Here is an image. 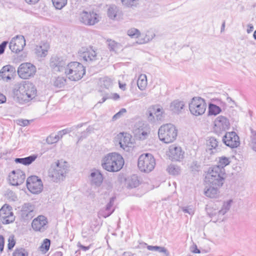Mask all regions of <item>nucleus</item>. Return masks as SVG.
Segmentation results:
<instances>
[{"instance_id": "nucleus-1", "label": "nucleus", "mask_w": 256, "mask_h": 256, "mask_svg": "<svg viewBox=\"0 0 256 256\" xmlns=\"http://www.w3.org/2000/svg\"><path fill=\"white\" fill-rule=\"evenodd\" d=\"M124 160L122 157L116 152H112L106 156L102 160V166L108 172L119 171L123 166Z\"/></svg>"}, {"instance_id": "nucleus-2", "label": "nucleus", "mask_w": 256, "mask_h": 256, "mask_svg": "<svg viewBox=\"0 0 256 256\" xmlns=\"http://www.w3.org/2000/svg\"><path fill=\"white\" fill-rule=\"evenodd\" d=\"M226 172H222L218 166L210 168L205 176L206 184L222 186L224 184Z\"/></svg>"}, {"instance_id": "nucleus-3", "label": "nucleus", "mask_w": 256, "mask_h": 256, "mask_svg": "<svg viewBox=\"0 0 256 256\" xmlns=\"http://www.w3.org/2000/svg\"><path fill=\"white\" fill-rule=\"evenodd\" d=\"M158 136L160 141L166 144L171 143L176 140L178 130L171 124H163L158 129Z\"/></svg>"}, {"instance_id": "nucleus-4", "label": "nucleus", "mask_w": 256, "mask_h": 256, "mask_svg": "<svg viewBox=\"0 0 256 256\" xmlns=\"http://www.w3.org/2000/svg\"><path fill=\"white\" fill-rule=\"evenodd\" d=\"M86 74V69L83 65L77 62H69L68 64L65 74L71 80L78 81L80 80Z\"/></svg>"}, {"instance_id": "nucleus-5", "label": "nucleus", "mask_w": 256, "mask_h": 256, "mask_svg": "<svg viewBox=\"0 0 256 256\" xmlns=\"http://www.w3.org/2000/svg\"><path fill=\"white\" fill-rule=\"evenodd\" d=\"M68 172V166L66 162L58 161L55 166L49 171V176L54 182L64 180Z\"/></svg>"}, {"instance_id": "nucleus-6", "label": "nucleus", "mask_w": 256, "mask_h": 256, "mask_svg": "<svg viewBox=\"0 0 256 256\" xmlns=\"http://www.w3.org/2000/svg\"><path fill=\"white\" fill-rule=\"evenodd\" d=\"M155 165V159L150 154H142L138 158V166L141 172H150L154 170Z\"/></svg>"}, {"instance_id": "nucleus-7", "label": "nucleus", "mask_w": 256, "mask_h": 256, "mask_svg": "<svg viewBox=\"0 0 256 256\" xmlns=\"http://www.w3.org/2000/svg\"><path fill=\"white\" fill-rule=\"evenodd\" d=\"M206 104L204 99L200 97L193 98L189 104L190 113L195 116L202 115L206 112Z\"/></svg>"}, {"instance_id": "nucleus-8", "label": "nucleus", "mask_w": 256, "mask_h": 256, "mask_svg": "<svg viewBox=\"0 0 256 256\" xmlns=\"http://www.w3.org/2000/svg\"><path fill=\"white\" fill-rule=\"evenodd\" d=\"M36 71V66L30 62L20 64L18 69V76L23 79H28L32 77Z\"/></svg>"}, {"instance_id": "nucleus-9", "label": "nucleus", "mask_w": 256, "mask_h": 256, "mask_svg": "<svg viewBox=\"0 0 256 256\" xmlns=\"http://www.w3.org/2000/svg\"><path fill=\"white\" fill-rule=\"evenodd\" d=\"M68 64L63 58L55 56L51 58L50 66L54 72H65Z\"/></svg>"}, {"instance_id": "nucleus-10", "label": "nucleus", "mask_w": 256, "mask_h": 256, "mask_svg": "<svg viewBox=\"0 0 256 256\" xmlns=\"http://www.w3.org/2000/svg\"><path fill=\"white\" fill-rule=\"evenodd\" d=\"M28 189L32 194H38L42 190L43 184L42 180L37 176H29L26 180Z\"/></svg>"}, {"instance_id": "nucleus-11", "label": "nucleus", "mask_w": 256, "mask_h": 256, "mask_svg": "<svg viewBox=\"0 0 256 256\" xmlns=\"http://www.w3.org/2000/svg\"><path fill=\"white\" fill-rule=\"evenodd\" d=\"M229 126V121L226 117L218 116L214 121V132L218 135H220L222 132L228 129Z\"/></svg>"}, {"instance_id": "nucleus-12", "label": "nucleus", "mask_w": 256, "mask_h": 256, "mask_svg": "<svg viewBox=\"0 0 256 256\" xmlns=\"http://www.w3.org/2000/svg\"><path fill=\"white\" fill-rule=\"evenodd\" d=\"M12 206L5 204L0 210V218L4 224H9L15 220V216L12 212Z\"/></svg>"}, {"instance_id": "nucleus-13", "label": "nucleus", "mask_w": 256, "mask_h": 256, "mask_svg": "<svg viewBox=\"0 0 256 256\" xmlns=\"http://www.w3.org/2000/svg\"><path fill=\"white\" fill-rule=\"evenodd\" d=\"M98 15L96 13L92 12H88L84 10L80 14V22L87 26H92L97 23L99 20Z\"/></svg>"}, {"instance_id": "nucleus-14", "label": "nucleus", "mask_w": 256, "mask_h": 256, "mask_svg": "<svg viewBox=\"0 0 256 256\" xmlns=\"http://www.w3.org/2000/svg\"><path fill=\"white\" fill-rule=\"evenodd\" d=\"M148 118L150 120H154V115L158 120H162L164 118V112L160 105L155 104L151 106L148 108Z\"/></svg>"}, {"instance_id": "nucleus-15", "label": "nucleus", "mask_w": 256, "mask_h": 256, "mask_svg": "<svg viewBox=\"0 0 256 256\" xmlns=\"http://www.w3.org/2000/svg\"><path fill=\"white\" fill-rule=\"evenodd\" d=\"M222 142L231 148H237L240 144L239 137L234 132H226L223 137Z\"/></svg>"}, {"instance_id": "nucleus-16", "label": "nucleus", "mask_w": 256, "mask_h": 256, "mask_svg": "<svg viewBox=\"0 0 256 256\" xmlns=\"http://www.w3.org/2000/svg\"><path fill=\"white\" fill-rule=\"evenodd\" d=\"M26 45V40L24 36H16L14 38L9 44L10 50L15 53L22 51Z\"/></svg>"}, {"instance_id": "nucleus-17", "label": "nucleus", "mask_w": 256, "mask_h": 256, "mask_svg": "<svg viewBox=\"0 0 256 256\" xmlns=\"http://www.w3.org/2000/svg\"><path fill=\"white\" fill-rule=\"evenodd\" d=\"M9 181L12 186H19L22 184L26 178L24 172L20 170H12L9 175Z\"/></svg>"}, {"instance_id": "nucleus-18", "label": "nucleus", "mask_w": 256, "mask_h": 256, "mask_svg": "<svg viewBox=\"0 0 256 256\" xmlns=\"http://www.w3.org/2000/svg\"><path fill=\"white\" fill-rule=\"evenodd\" d=\"M78 53L84 60L88 63L95 61L97 59L96 53L92 47L82 48Z\"/></svg>"}, {"instance_id": "nucleus-19", "label": "nucleus", "mask_w": 256, "mask_h": 256, "mask_svg": "<svg viewBox=\"0 0 256 256\" xmlns=\"http://www.w3.org/2000/svg\"><path fill=\"white\" fill-rule=\"evenodd\" d=\"M168 155L172 160L180 161L184 157V152L181 147L172 144L169 147Z\"/></svg>"}, {"instance_id": "nucleus-20", "label": "nucleus", "mask_w": 256, "mask_h": 256, "mask_svg": "<svg viewBox=\"0 0 256 256\" xmlns=\"http://www.w3.org/2000/svg\"><path fill=\"white\" fill-rule=\"evenodd\" d=\"M20 215L24 220H31L34 216V206L30 203L24 204L22 206Z\"/></svg>"}, {"instance_id": "nucleus-21", "label": "nucleus", "mask_w": 256, "mask_h": 256, "mask_svg": "<svg viewBox=\"0 0 256 256\" xmlns=\"http://www.w3.org/2000/svg\"><path fill=\"white\" fill-rule=\"evenodd\" d=\"M222 143L214 137H210L206 140V152L210 154L217 152L221 150Z\"/></svg>"}, {"instance_id": "nucleus-22", "label": "nucleus", "mask_w": 256, "mask_h": 256, "mask_svg": "<svg viewBox=\"0 0 256 256\" xmlns=\"http://www.w3.org/2000/svg\"><path fill=\"white\" fill-rule=\"evenodd\" d=\"M116 142H118L120 147L123 150L128 151L130 144H131L130 138L128 134L126 133H120L116 138Z\"/></svg>"}, {"instance_id": "nucleus-23", "label": "nucleus", "mask_w": 256, "mask_h": 256, "mask_svg": "<svg viewBox=\"0 0 256 256\" xmlns=\"http://www.w3.org/2000/svg\"><path fill=\"white\" fill-rule=\"evenodd\" d=\"M24 88V84H20L18 86V88H16L14 92V96L17 101L21 104H26L30 102L31 100L30 98H27V94H26V91L22 92V90Z\"/></svg>"}, {"instance_id": "nucleus-24", "label": "nucleus", "mask_w": 256, "mask_h": 256, "mask_svg": "<svg viewBox=\"0 0 256 256\" xmlns=\"http://www.w3.org/2000/svg\"><path fill=\"white\" fill-rule=\"evenodd\" d=\"M47 222L46 218L44 216H40L33 220L32 226L36 231L43 232L46 229L45 226Z\"/></svg>"}, {"instance_id": "nucleus-25", "label": "nucleus", "mask_w": 256, "mask_h": 256, "mask_svg": "<svg viewBox=\"0 0 256 256\" xmlns=\"http://www.w3.org/2000/svg\"><path fill=\"white\" fill-rule=\"evenodd\" d=\"M204 190V194L210 198H216L220 196V188L221 186H212L211 184H207Z\"/></svg>"}, {"instance_id": "nucleus-26", "label": "nucleus", "mask_w": 256, "mask_h": 256, "mask_svg": "<svg viewBox=\"0 0 256 256\" xmlns=\"http://www.w3.org/2000/svg\"><path fill=\"white\" fill-rule=\"evenodd\" d=\"M16 72V68L10 65L4 66L0 70V76L3 80H10Z\"/></svg>"}, {"instance_id": "nucleus-27", "label": "nucleus", "mask_w": 256, "mask_h": 256, "mask_svg": "<svg viewBox=\"0 0 256 256\" xmlns=\"http://www.w3.org/2000/svg\"><path fill=\"white\" fill-rule=\"evenodd\" d=\"M24 88L22 90V92L26 91V94H27V98L32 100L36 96L37 90L34 86L32 83H26L24 84Z\"/></svg>"}, {"instance_id": "nucleus-28", "label": "nucleus", "mask_w": 256, "mask_h": 256, "mask_svg": "<svg viewBox=\"0 0 256 256\" xmlns=\"http://www.w3.org/2000/svg\"><path fill=\"white\" fill-rule=\"evenodd\" d=\"M108 17L112 20H117L122 15V12L115 5H110L107 12Z\"/></svg>"}, {"instance_id": "nucleus-29", "label": "nucleus", "mask_w": 256, "mask_h": 256, "mask_svg": "<svg viewBox=\"0 0 256 256\" xmlns=\"http://www.w3.org/2000/svg\"><path fill=\"white\" fill-rule=\"evenodd\" d=\"M49 45L47 43H44L38 46H36L34 48V52L37 56L44 57L46 56Z\"/></svg>"}, {"instance_id": "nucleus-30", "label": "nucleus", "mask_w": 256, "mask_h": 256, "mask_svg": "<svg viewBox=\"0 0 256 256\" xmlns=\"http://www.w3.org/2000/svg\"><path fill=\"white\" fill-rule=\"evenodd\" d=\"M37 158V154H32L24 158H16L14 160V162L17 164H21L24 166H28L32 164Z\"/></svg>"}, {"instance_id": "nucleus-31", "label": "nucleus", "mask_w": 256, "mask_h": 256, "mask_svg": "<svg viewBox=\"0 0 256 256\" xmlns=\"http://www.w3.org/2000/svg\"><path fill=\"white\" fill-rule=\"evenodd\" d=\"M184 105L185 104L183 101L175 100L171 102L170 110L174 113L178 114L184 108Z\"/></svg>"}, {"instance_id": "nucleus-32", "label": "nucleus", "mask_w": 256, "mask_h": 256, "mask_svg": "<svg viewBox=\"0 0 256 256\" xmlns=\"http://www.w3.org/2000/svg\"><path fill=\"white\" fill-rule=\"evenodd\" d=\"M92 183L96 186H100L102 181L103 177L102 174L98 170L92 172L90 174Z\"/></svg>"}, {"instance_id": "nucleus-33", "label": "nucleus", "mask_w": 256, "mask_h": 256, "mask_svg": "<svg viewBox=\"0 0 256 256\" xmlns=\"http://www.w3.org/2000/svg\"><path fill=\"white\" fill-rule=\"evenodd\" d=\"M147 78L146 74H141L137 80V85L141 90H144L147 86Z\"/></svg>"}, {"instance_id": "nucleus-34", "label": "nucleus", "mask_w": 256, "mask_h": 256, "mask_svg": "<svg viewBox=\"0 0 256 256\" xmlns=\"http://www.w3.org/2000/svg\"><path fill=\"white\" fill-rule=\"evenodd\" d=\"M115 197H112L110 198V200L109 202L106 204V209L103 212L102 214V216L105 218L110 216L112 212H114V209H113L112 211L110 212V210L112 206L114 201L115 200Z\"/></svg>"}, {"instance_id": "nucleus-35", "label": "nucleus", "mask_w": 256, "mask_h": 256, "mask_svg": "<svg viewBox=\"0 0 256 256\" xmlns=\"http://www.w3.org/2000/svg\"><path fill=\"white\" fill-rule=\"evenodd\" d=\"M230 161L228 158L222 156L218 158V164L214 166H218L222 172H225L224 167L229 164Z\"/></svg>"}, {"instance_id": "nucleus-36", "label": "nucleus", "mask_w": 256, "mask_h": 256, "mask_svg": "<svg viewBox=\"0 0 256 256\" xmlns=\"http://www.w3.org/2000/svg\"><path fill=\"white\" fill-rule=\"evenodd\" d=\"M128 186L130 188H134L140 184V180L136 175H132L127 180Z\"/></svg>"}, {"instance_id": "nucleus-37", "label": "nucleus", "mask_w": 256, "mask_h": 256, "mask_svg": "<svg viewBox=\"0 0 256 256\" xmlns=\"http://www.w3.org/2000/svg\"><path fill=\"white\" fill-rule=\"evenodd\" d=\"M107 44L110 51L116 52L122 48V46L120 43L116 42L112 40H107Z\"/></svg>"}, {"instance_id": "nucleus-38", "label": "nucleus", "mask_w": 256, "mask_h": 256, "mask_svg": "<svg viewBox=\"0 0 256 256\" xmlns=\"http://www.w3.org/2000/svg\"><path fill=\"white\" fill-rule=\"evenodd\" d=\"M232 202V200L224 202L222 208L218 211V214L223 216L226 214L230 210Z\"/></svg>"}, {"instance_id": "nucleus-39", "label": "nucleus", "mask_w": 256, "mask_h": 256, "mask_svg": "<svg viewBox=\"0 0 256 256\" xmlns=\"http://www.w3.org/2000/svg\"><path fill=\"white\" fill-rule=\"evenodd\" d=\"M222 111L220 107L213 104H210L208 106V114L216 116Z\"/></svg>"}, {"instance_id": "nucleus-40", "label": "nucleus", "mask_w": 256, "mask_h": 256, "mask_svg": "<svg viewBox=\"0 0 256 256\" xmlns=\"http://www.w3.org/2000/svg\"><path fill=\"white\" fill-rule=\"evenodd\" d=\"M250 131L251 134L249 145L253 150L256 152V132L252 129H250Z\"/></svg>"}, {"instance_id": "nucleus-41", "label": "nucleus", "mask_w": 256, "mask_h": 256, "mask_svg": "<svg viewBox=\"0 0 256 256\" xmlns=\"http://www.w3.org/2000/svg\"><path fill=\"white\" fill-rule=\"evenodd\" d=\"M147 248L149 250L152 251H158L160 252L164 253L166 256H169V252L168 250L164 247H162L160 246H148Z\"/></svg>"}, {"instance_id": "nucleus-42", "label": "nucleus", "mask_w": 256, "mask_h": 256, "mask_svg": "<svg viewBox=\"0 0 256 256\" xmlns=\"http://www.w3.org/2000/svg\"><path fill=\"white\" fill-rule=\"evenodd\" d=\"M122 5L127 8H135L138 6L139 0H121Z\"/></svg>"}, {"instance_id": "nucleus-43", "label": "nucleus", "mask_w": 256, "mask_h": 256, "mask_svg": "<svg viewBox=\"0 0 256 256\" xmlns=\"http://www.w3.org/2000/svg\"><path fill=\"white\" fill-rule=\"evenodd\" d=\"M56 9L61 10L67 4L68 0H52Z\"/></svg>"}, {"instance_id": "nucleus-44", "label": "nucleus", "mask_w": 256, "mask_h": 256, "mask_svg": "<svg viewBox=\"0 0 256 256\" xmlns=\"http://www.w3.org/2000/svg\"><path fill=\"white\" fill-rule=\"evenodd\" d=\"M66 80L64 77L58 76L54 82V85L58 88H62L66 84Z\"/></svg>"}, {"instance_id": "nucleus-45", "label": "nucleus", "mask_w": 256, "mask_h": 256, "mask_svg": "<svg viewBox=\"0 0 256 256\" xmlns=\"http://www.w3.org/2000/svg\"><path fill=\"white\" fill-rule=\"evenodd\" d=\"M50 244V240L48 238H46L44 240V242L40 246V250L44 254L46 253L49 250Z\"/></svg>"}, {"instance_id": "nucleus-46", "label": "nucleus", "mask_w": 256, "mask_h": 256, "mask_svg": "<svg viewBox=\"0 0 256 256\" xmlns=\"http://www.w3.org/2000/svg\"><path fill=\"white\" fill-rule=\"evenodd\" d=\"M128 35L132 38H138L140 36V32L136 28H132L127 32Z\"/></svg>"}, {"instance_id": "nucleus-47", "label": "nucleus", "mask_w": 256, "mask_h": 256, "mask_svg": "<svg viewBox=\"0 0 256 256\" xmlns=\"http://www.w3.org/2000/svg\"><path fill=\"white\" fill-rule=\"evenodd\" d=\"M168 172L172 175H178L180 173V168L174 164H170L167 168Z\"/></svg>"}, {"instance_id": "nucleus-48", "label": "nucleus", "mask_w": 256, "mask_h": 256, "mask_svg": "<svg viewBox=\"0 0 256 256\" xmlns=\"http://www.w3.org/2000/svg\"><path fill=\"white\" fill-rule=\"evenodd\" d=\"M111 80L106 77L102 78L100 80V84L101 87L108 88L112 86Z\"/></svg>"}, {"instance_id": "nucleus-49", "label": "nucleus", "mask_w": 256, "mask_h": 256, "mask_svg": "<svg viewBox=\"0 0 256 256\" xmlns=\"http://www.w3.org/2000/svg\"><path fill=\"white\" fill-rule=\"evenodd\" d=\"M26 250L23 248H16L13 253V256H28Z\"/></svg>"}, {"instance_id": "nucleus-50", "label": "nucleus", "mask_w": 256, "mask_h": 256, "mask_svg": "<svg viewBox=\"0 0 256 256\" xmlns=\"http://www.w3.org/2000/svg\"><path fill=\"white\" fill-rule=\"evenodd\" d=\"M59 140L56 134L54 135L53 134L49 136L46 140V142L48 144H53L56 143Z\"/></svg>"}, {"instance_id": "nucleus-51", "label": "nucleus", "mask_w": 256, "mask_h": 256, "mask_svg": "<svg viewBox=\"0 0 256 256\" xmlns=\"http://www.w3.org/2000/svg\"><path fill=\"white\" fill-rule=\"evenodd\" d=\"M126 112V110L124 108H122L116 114L113 116H112V120H118V118H120L124 114H125Z\"/></svg>"}, {"instance_id": "nucleus-52", "label": "nucleus", "mask_w": 256, "mask_h": 256, "mask_svg": "<svg viewBox=\"0 0 256 256\" xmlns=\"http://www.w3.org/2000/svg\"><path fill=\"white\" fill-rule=\"evenodd\" d=\"M16 242L14 239V236L12 235L10 236L8 239V250H12L15 246Z\"/></svg>"}, {"instance_id": "nucleus-53", "label": "nucleus", "mask_w": 256, "mask_h": 256, "mask_svg": "<svg viewBox=\"0 0 256 256\" xmlns=\"http://www.w3.org/2000/svg\"><path fill=\"white\" fill-rule=\"evenodd\" d=\"M182 210L184 213H188L192 216L194 213V209L190 206L182 207Z\"/></svg>"}, {"instance_id": "nucleus-54", "label": "nucleus", "mask_w": 256, "mask_h": 256, "mask_svg": "<svg viewBox=\"0 0 256 256\" xmlns=\"http://www.w3.org/2000/svg\"><path fill=\"white\" fill-rule=\"evenodd\" d=\"M71 130L66 128L62 130L59 131L58 134H56V136L58 137V139L60 140V138H62L64 134L69 133L70 132Z\"/></svg>"}, {"instance_id": "nucleus-55", "label": "nucleus", "mask_w": 256, "mask_h": 256, "mask_svg": "<svg viewBox=\"0 0 256 256\" xmlns=\"http://www.w3.org/2000/svg\"><path fill=\"white\" fill-rule=\"evenodd\" d=\"M18 124L20 126H27L30 124V121L27 120L20 119V120H18Z\"/></svg>"}, {"instance_id": "nucleus-56", "label": "nucleus", "mask_w": 256, "mask_h": 256, "mask_svg": "<svg viewBox=\"0 0 256 256\" xmlns=\"http://www.w3.org/2000/svg\"><path fill=\"white\" fill-rule=\"evenodd\" d=\"M7 44L8 42L6 41H4L2 44H0V55L4 52Z\"/></svg>"}, {"instance_id": "nucleus-57", "label": "nucleus", "mask_w": 256, "mask_h": 256, "mask_svg": "<svg viewBox=\"0 0 256 256\" xmlns=\"http://www.w3.org/2000/svg\"><path fill=\"white\" fill-rule=\"evenodd\" d=\"M4 237L0 235V252H2L4 250Z\"/></svg>"}, {"instance_id": "nucleus-58", "label": "nucleus", "mask_w": 256, "mask_h": 256, "mask_svg": "<svg viewBox=\"0 0 256 256\" xmlns=\"http://www.w3.org/2000/svg\"><path fill=\"white\" fill-rule=\"evenodd\" d=\"M192 252L194 254H200V251L198 250L196 245H194L191 250Z\"/></svg>"}, {"instance_id": "nucleus-59", "label": "nucleus", "mask_w": 256, "mask_h": 256, "mask_svg": "<svg viewBox=\"0 0 256 256\" xmlns=\"http://www.w3.org/2000/svg\"><path fill=\"white\" fill-rule=\"evenodd\" d=\"M6 101V97L3 94L0 93V104H3Z\"/></svg>"}, {"instance_id": "nucleus-60", "label": "nucleus", "mask_w": 256, "mask_h": 256, "mask_svg": "<svg viewBox=\"0 0 256 256\" xmlns=\"http://www.w3.org/2000/svg\"><path fill=\"white\" fill-rule=\"evenodd\" d=\"M254 30V26L252 24H248V25L247 32L248 34L250 33Z\"/></svg>"}, {"instance_id": "nucleus-61", "label": "nucleus", "mask_w": 256, "mask_h": 256, "mask_svg": "<svg viewBox=\"0 0 256 256\" xmlns=\"http://www.w3.org/2000/svg\"><path fill=\"white\" fill-rule=\"evenodd\" d=\"M148 133L146 131H142L141 133L140 138L144 139L146 137L148 136Z\"/></svg>"}, {"instance_id": "nucleus-62", "label": "nucleus", "mask_w": 256, "mask_h": 256, "mask_svg": "<svg viewBox=\"0 0 256 256\" xmlns=\"http://www.w3.org/2000/svg\"><path fill=\"white\" fill-rule=\"evenodd\" d=\"M82 234L84 237H87L88 235L92 234V232L90 230H89V232H86L84 231V230H83L82 232Z\"/></svg>"}, {"instance_id": "nucleus-63", "label": "nucleus", "mask_w": 256, "mask_h": 256, "mask_svg": "<svg viewBox=\"0 0 256 256\" xmlns=\"http://www.w3.org/2000/svg\"><path fill=\"white\" fill-rule=\"evenodd\" d=\"M26 2L29 4H34L37 3L39 0H25Z\"/></svg>"}, {"instance_id": "nucleus-64", "label": "nucleus", "mask_w": 256, "mask_h": 256, "mask_svg": "<svg viewBox=\"0 0 256 256\" xmlns=\"http://www.w3.org/2000/svg\"><path fill=\"white\" fill-rule=\"evenodd\" d=\"M79 247L82 250L84 251H86L90 248V246H84L83 245H82L81 244H78Z\"/></svg>"}]
</instances>
